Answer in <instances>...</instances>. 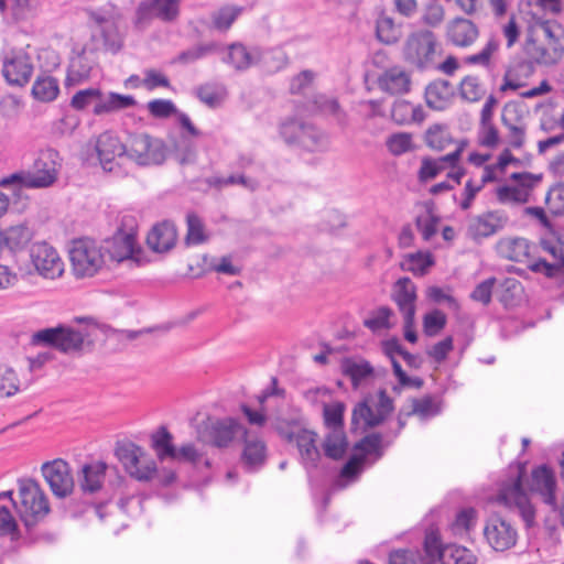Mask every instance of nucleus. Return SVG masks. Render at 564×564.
<instances>
[{"mask_svg":"<svg viewBox=\"0 0 564 564\" xmlns=\"http://www.w3.org/2000/svg\"><path fill=\"white\" fill-rule=\"evenodd\" d=\"M78 323V327L58 326L39 330L32 336V343L72 352L83 349L86 345H91L106 333V326L98 324L93 318H79Z\"/></svg>","mask_w":564,"mask_h":564,"instance_id":"obj_1","label":"nucleus"},{"mask_svg":"<svg viewBox=\"0 0 564 564\" xmlns=\"http://www.w3.org/2000/svg\"><path fill=\"white\" fill-rule=\"evenodd\" d=\"M62 166L61 158L54 149L42 150L30 172H17L0 180V187L46 188L52 186Z\"/></svg>","mask_w":564,"mask_h":564,"instance_id":"obj_2","label":"nucleus"},{"mask_svg":"<svg viewBox=\"0 0 564 564\" xmlns=\"http://www.w3.org/2000/svg\"><path fill=\"white\" fill-rule=\"evenodd\" d=\"M441 55L442 44L436 34L429 29L409 32L401 45L403 62L420 72L433 69Z\"/></svg>","mask_w":564,"mask_h":564,"instance_id":"obj_3","label":"nucleus"},{"mask_svg":"<svg viewBox=\"0 0 564 564\" xmlns=\"http://www.w3.org/2000/svg\"><path fill=\"white\" fill-rule=\"evenodd\" d=\"M69 260L73 274L83 279L99 273L107 263V256H105V248L100 242L90 238H82L72 242Z\"/></svg>","mask_w":564,"mask_h":564,"instance_id":"obj_4","label":"nucleus"},{"mask_svg":"<svg viewBox=\"0 0 564 564\" xmlns=\"http://www.w3.org/2000/svg\"><path fill=\"white\" fill-rule=\"evenodd\" d=\"M18 485L19 502L15 503V508L24 525L32 528L50 513L48 498L40 484L33 479H21Z\"/></svg>","mask_w":564,"mask_h":564,"instance_id":"obj_5","label":"nucleus"},{"mask_svg":"<svg viewBox=\"0 0 564 564\" xmlns=\"http://www.w3.org/2000/svg\"><path fill=\"white\" fill-rule=\"evenodd\" d=\"M115 454L126 473L140 482L151 481L158 474L154 458L133 442L117 443Z\"/></svg>","mask_w":564,"mask_h":564,"instance_id":"obj_6","label":"nucleus"},{"mask_svg":"<svg viewBox=\"0 0 564 564\" xmlns=\"http://www.w3.org/2000/svg\"><path fill=\"white\" fill-rule=\"evenodd\" d=\"M541 173L531 172L512 173L509 177L510 184L496 188V197L503 205H522L530 200L533 191L542 182Z\"/></svg>","mask_w":564,"mask_h":564,"instance_id":"obj_7","label":"nucleus"},{"mask_svg":"<svg viewBox=\"0 0 564 564\" xmlns=\"http://www.w3.org/2000/svg\"><path fill=\"white\" fill-rule=\"evenodd\" d=\"M121 224L127 229L121 227L111 238L100 242L102 248H105L107 260L121 262L132 259L139 250L135 219L132 216H124Z\"/></svg>","mask_w":564,"mask_h":564,"instance_id":"obj_8","label":"nucleus"},{"mask_svg":"<svg viewBox=\"0 0 564 564\" xmlns=\"http://www.w3.org/2000/svg\"><path fill=\"white\" fill-rule=\"evenodd\" d=\"M425 564H476L475 554L460 545H442L437 534L430 532L424 541Z\"/></svg>","mask_w":564,"mask_h":564,"instance_id":"obj_9","label":"nucleus"},{"mask_svg":"<svg viewBox=\"0 0 564 564\" xmlns=\"http://www.w3.org/2000/svg\"><path fill=\"white\" fill-rule=\"evenodd\" d=\"M280 134L286 143L299 145L310 152L323 151L328 145V139L322 131L295 119L282 122Z\"/></svg>","mask_w":564,"mask_h":564,"instance_id":"obj_10","label":"nucleus"},{"mask_svg":"<svg viewBox=\"0 0 564 564\" xmlns=\"http://www.w3.org/2000/svg\"><path fill=\"white\" fill-rule=\"evenodd\" d=\"M127 150L128 161L140 166L160 165L166 159L163 141L144 133L131 137Z\"/></svg>","mask_w":564,"mask_h":564,"instance_id":"obj_11","label":"nucleus"},{"mask_svg":"<svg viewBox=\"0 0 564 564\" xmlns=\"http://www.w3.org/2000/svg\"><path fill=\"white\" fill-rule=\"evenodd\" d=\"M243 425L234 417L208 419L198 430V438L218 448L228 447L238 434H245Z\"/></svg>","mask_w":564,"mask_h":564,"instance_id":"obj_12","label":"nucleus"},{"mask_svg":"<svg viewBox=\"0 0 564 564\" xmlns=\"http://www.w3.org/2000/svg\"><path fill=\"white\" fill-rule=\"evenodd\" d=\"M393 410L392 400L380 391L377 399H366L352 411V425L356 430L366 431L379 425Z\"/></svg>","mask_w":564,"mask_h":564,"instance_id":"obj_13","label":"nucleus"},{"mask_svg":"<svg viewBox=\"0 0 564 564\" xmlns=\"http://www.w3.org/2000/svg\"><path fill=\"white\" fill-rule=\"evenodd\" d=\"M94 149L96 151L99 164L106 172L122 174V166L128 161L127 144L110 133H101L95 141Z\"/></svg>","mask_w":564,"mask_h":564,"instance_id":"obj_14","label":"nucleus"},{"mask_svg":"<svg viewBox=\"0 0 564 564\" xmlns=\"http://www.w3.org/2000/svg\"><path fill=\"white\" fill-rule=\"evenodd\" d=\"M355 449L357 453L343 467L337 480V486L340 488L346 487L358 477L369 455L376 454V458L381 457V436L379 434L367 435L356 444Z\"/></svg>","mask_w":564,"mask_h":564,"instance_id":"obj_15","label":"nucleus"},{"mask_svg":"<svg viewBox=\"0 0 564 564\" xmlns=\"http://www.w3.org/2000/svg\"><path fill=\"white\" fill-rule=\"evenodd\" d=\"M29 257L35 272L44 279L56 280L64 274L65 263L57 250L45 241L34 242Z\"/></svg>","mask_w":564,"mask_h":564,"instance_id":"obj_16","label":"nucleus"},{"mask_svg":"<svg viewBox=\"0 0 564 564\" xmlns=\"http://www.w3.org/2000/svg\"><path fill=\"white\" fill-rule=\"evenodd\" d=\"M508 224L509 216L505 210H487L468 218L466 235L473 241L481 243L485 239L502 231Z\"/></svg>","mask_w":564,"mask_h":564,"instance_id":"obj_17","label":"nucleus"},{"mask_svg":"<svg viewBox=\"0 0 564 564\" xmlns=\"http://www.w3.org/2000/svg\"><path fill=\"white\" fill-rule=\"evenodd\" d=\"M31 56L23 50H11L3 56L2 75L10 86H25L33 74Z\"/></svg>","mask_w":564,"mask_h":564,"instance_id":"obj_18","label":"nucleus"},{"mask_svg":"<svg viewBox=\"0 0 564 564\" xmlns=\"http://www.w3.org/2000/svg\"><path fill=\"white\" fill-rule=\"evenodd\" d=\"M498 501L518 511L527 527H531L534 523L535 509L522 489L520 475H517L510 484L501 487Z\"/></svg>","mask_w":564,"mask_h":564,"instance_id":"obj_19","label":"nucleus"},{"mask_svg":"<svg viewBox=\"0 0 564 564\" xmlns=\"http://www.w3.org/2000/svg\"><path fill=\"white\" fill-rule=\"evenodd\" d=\"M42 475L57 498H65L73 492L74 478L69 465L61 459L46 462L41 467Z\"/></svg>","mask_w":564,"mask_h":564,"instance_id":"obj_20","label":"nucleus"},{"mask_svg":"<svg viewBox=\"0 0 564 564\" xmlns=\"http://www.w3.org/2000/svg\"><path fill=\"white\" fill-rule=\"evenodd\" d=\"M484 535L488 544L496 551H506L512 547L518 538L514 527L499 516H491L487 520Z\"/></svg>","mask_w":564,"mask_h":564,"instance_id":"obj_21","label":"nucleus"},{"mask_svg":"<svg viewBox=\"0 0 564 564\" xmlns=\"http://www.w3.org/2000/svg\"><path fill=\"white\" fill-rule=\"evenodd\" d=\"M97 66L96 54L93 51L82 50L72 55L67 67L65 87H75L90 79Z\"/></svg>","mask_w":564,"mask_h":564,"instance_id":"obj_22","label":"nucleus"},{"mask_svg":"<svg viewBox=\"0 0 564 564\" xmlns=\"http://www.w3.org/2000/svg\"><path fill=\"white\" fill-rule=\"evenodd\" d=\"M221 61L236 70L242 72L252 66L259 65L261 48L258 46H246L241 43H234L226 48L220 47Z\"/></svg>","mask_w":564,"mask_h":564,"instance_id":"obj_23","label":"nucleus"},{"mask_svg":"<svg viewBox=\"0 0 564 564\" xmlns=\"http://www.w3.org/2000/svg\"><path fill=\"white\" fill-rule=\"evenodd\" d=\"M267 458V447L264 442L257 435H252L248 430L243 434V448L241 462L246 469L253 471L263 466Z\"/></svg>","mask_w":564,"mask_h":564,"instance_id":"obj_24","label":"nucleus"},{"mask_svg":"<svg viewBox=\"0 0 564 564\" xmlns=\"http://www.w3.org/2000/svg\"><path fill=\"white\" fill-rule=\"evenodd\" d=\"M291 438L295 442L302 464L304 467L310 470L317 466V462L319 460V451L317 448V435L315 432L310 430H299L292 434Z\"/></svg>","mask_w":564,"mask_h":564,"instance_id":"obj_25","label":"nucleus"},{"mask_svg":"<svg viewBox=\"0 0 564 564\" xmlns=\"http://www.w3.org/2000/svg\"><path fill=\"white\" fill-rule=\"evenodd\" d=\"M465 143L457 145L456 150L438 159H423L419 171V178L422 182L433 180L447 166H455L463 153Z\"/></svg>","mask_w":564,"mask_h":564,"instance_id":"obj_26","label":"nucleus"},{"mask_svg":"<svg viewBox=\"0 0 564 564\" xmlns=\"http://www.w3.org/2000/svg\"><path fill=\"white\" fill-rule=\"evenodd\" d=\"M479 31L477 25L470 20L457 18L449 22L447 26L448 41L458 47H468L478 39Z\"/></svg>","mask_w":564,"mask_h":564,"instance_id":"obj_27","label":"nucleus"},{"mask_svg":"<svg viewBox=\"0 0 564 564\" xmlns=\"http://www.w3.org/2000/svg\"><path fill=\"white\" fill-rule=\"evenodd\" d=\"M177 232L173 223L163 221L154 226L148 234L149 248L158 253L170 251L176 243Z\"/></svg>","mask_w":564,"mask_h":564,"instance_id":"obj_28","label":"nucleus"},{"mask_svg":"<svg viewBox=\"0 0 564 564\" xmlns=\"http://www.w3.org/2000/svg\"><path fill=\"white\" fill-rule=\"evenodd\" d=\"M180 12V0H152L142 2L138 9V21L150 15L163 21H173Z\"/></svg>","mask_w":564,"mask_h":564,"instance_id":"obj_29","label":"nucleus"},{"mask_svg":"<svg viewBox=\"0 0 564 564\" xmlns=\"http://www.w3.org/2000/svg\"><path fill=\"white\" fill-rule=\"evenodd\" d=\"M392 299L402 316H415L416 288L409 278H402L395 282Z\"/></svg>","mask_w":564,"mask_h":564,"instance_id":"obj_30","label":"nucleus"},{"mask_svg":"<svg viewBox=\"0 0 564 564\" xmlns=\"http://www.w3.org/2000/svg\"><path fill=\"white\" fill-rule=\"evenodd\" d=\"M496 250L503 259L523 262L529 259L532 246L522 237H505L497 242Z\"/></svg>","mask_w":564,"mask_h":564,"instance_id":"obj_31","label":"nucleus"},{"mask_svg":"<svg viewBox=\"0 0 564 564\" xmlns=\"http://www.w3.org/2000/svg\"><path fill=\"white\" fill-rule=\"evenodd\" d=\"M516 107L506 106L501 116L502 124L508 129V143L513 149H521L525 143L527 127L520 118L516 117Z\"/></svg>","mask_w":564,"mask_h":564,"instance_id":"obj_32","label":"nucleus"},{"mask_svg":"<svg viewBox=\"0 0 564 564\" xmlns=\"http://www.w3.org/2000/svg\"><path fill=\"white\" fill-rule=\"evenodd\" d=\"M33 237L32 230L25 225H14L0 230V248L12 252L24 249Z\"/></svg>","mask_w":564,"mask_h":564,"instance_id":"obj_33","label":"nucleus"},{"mask_svg":"<svg viewBox=\"0 0 564 564\" xmlns=\"http://www.w3.org/2000/svg\"><path fill=\"white\" fill-rule=\"evenodd\" d=\"M410 85L409 73L398 66L389 68L379 78L380 88L392 95L408 93Z\"/></svg>","mask_w":564,"mask_h":564,"instance_id":"obj_34","label":"nucleus"},{"mask_svg":"<svg viewBox=\"0 0 564 564\" xmlns=\"http://www.w3.org/2000/svg\"><path fill=\"white\" fill-rule=\"evenodd\" d=\"M106 470L107 464L104 462L84 465L78 480L82 490L89 494L98 491L105 481Z\"/></svg>","mask_w":564,"mask_h":564,"instance_id":"obj_35","label":"nucleus"},{"mask_svg":"<svg viewBox=\"0 0 564 564\" xmlns=\"http://www.w3.org/2000/svg\"><path fill=\"white\" fill-rule=\"evenodd\" d=\"M454 96L453 86L446 80H435L425 89V99L429 107L435 110L445 109Z\"/></svg>","mask_w":564,"mask_h":564,"instance_id":"obj_36","label":"nucleus"},{"mask_svg":"<svg viewBox=\"0 0 564 564\" xmlns=\"http://www.w3.org/2000/svg\"><path fill=\"white\" fill-rule=\"evenodd\" d=\"M376 37L384 45L397 44L402 37V23H397L391 15L381 12L376 19Z\"/></svg>","mask_w":564,"mask_h":564,"instance_id":"obj_37","label":"nucleus"},{"mask_svg":"<svg viewBox=\"0 0 564 564\" xmlns=\"http://www.w3.org/2000/svg\"><path fill=\"white\" fill-rule=\"evenodd\" d=\"M497 178L498 176L494 174L492 167H484L481 176L478 181L474 178L468 180L462 193V200L459 203L460 208L464 210L469 209L475 197L482 189V187L487 183L497 181Z\"/></svg>","mask_w":564,"mask_h":564,"instance_id":"obj_38","label":"nucleus"},{"mask_svg":"<svg viewBox=\"0 0 564 564\" xmlns=\"http://www.w3.org/2000/svg\"><path fill=\"white\" fill-rule=\"evenodd\" d=\"M151 446L160 462L177 458V448L173 445V436L164 426L151 435Z\"/></svg>","mask_w":564,"mask_h":564,"instance_id":"obj_39","label":"nucleus"},{"mask_svg":"<svg viewBox=\"0 0 564 564\" xmlns=\"http://www.w3.org/2000/svg\"><path fill=\"white\" fill-rule=\"evenodd\" d=\"M539 37L547 41L549 46H555V54L564 52V30L555 21H541L533 26Z\"/></svg>","mask_w":564,"mask_h":564,"instance_id":"obj_40","label":"nucleus"},{"mask_svg":"<svg viewBox=\"0 0 564 564\" xmlns=\"http://www.w3.org/2000/svg\"><path fill=\"white\" fill-rule=\"evenodd\" d=\"M134 99L131 96L109 93L107 96L100 97L94 106V113L97 116L113 112L121 109L130 108L134 105Z\"/></svg>","mask_w":564,"mask_h":564,"instance_id":"obj_41","label":"nucleus"},{"mask_svg":"<svg viewBox=\"0 0 564 564\" xmlns=\"http://www.w3.org/2000/svg\"><path fill=\"white\" fill-rule=\"evenodd\" d=\"M325 455L333 459L341 458L348 448V442L344 429L328 430L323 443Z\"/></svg>","mask_w":564,"mask_h":564,"instance_id":"obj_42","label":"nucleus"},{"mask_svg":"<svg viewBox=\"0 0 564 564\" xmlns=\"http://www.w3.org/2000/svg\"><path fill=\"white\" fill-rule=\"evenodd\" d=\"M59 94V84L55 77L39 76L32 87V96L42 102L54 101Z\"/></svg>","mask_w":564,"mask_h":564,"instance_id":"obj_43","label":"nucleus"},{"mask_svg":"<svg viewBox=\"0 0 564 564\" xmlns=\"http://www.w3.org/2000/svg\"><path fill=\"white\" fill-rule=\"evenodd\" d=\"M364 325L371 332L390 329L395 325V316L390 307L380 306L369 313Z\"/></svg>","mask_w":564,"mask_h":564,"instance_id":"obj_44","label":"nucleus"},{"mask_svg":"<svg viewBox=\"0 0 564 564\" xmlns=\"http://www.w3.org/2000/svg\"><path fill=\"white\" fill-rule=\"evenodd\" d=\"M341 369L343 372L351 379L355 387L364 382L373 372V369L368 361L357 358L344 359L341 362Z\"/></svg>","mask_w":564,"mask_h":564,"instance_id":"obj_45","label":"nucleus"},{"mask_svg":"<svg viewBox=\"0 0 564 564\" xmlns=\"http://www.w3.org/2000/svg\"><path fill=\"white\" fill-rule=\"evenodd\" d=\"M219 52H220V45L215 42L199 44V45H195L193 47H189V48L181 52L174 58L173 63L188 65V64H193V63L197 62L198 59L206 57L209 54L219 53Z\"/></svg>","mask_w":564,"mask_h":564,"instance_id":"obj_46","label":"nucleus"},{"mask_svg":"<svg viewBox=\"0 0 564 564\" xmlns=\"http://www.w3.org/2000/svg\"><path fill=\"white\" fill-rule=\"evenodd\" d=\"M426 144L434 150L443 151L454 142V139L446 124H432L425 133Z\"/></svg>","mask_w":564,"mask_h":564,"instance_id":"obj_47","label":"nucleus"},{"mask_svg":"<svg viewBox=\"0 0 564 564\" xmlns=\"http://www.w3.org/2000/svg\"><path fill=\"white\" fill-rule=\"evenodd\" d=\"M441 412V402L433 397H423L413 400L412 410L408 415L414 414L421 420H427Z\"/></svg>","mask_w":564,"mask_h":564,"instance_id":"obj_48","label":"nucleus"},{"mask_svg":"<svg viewBox=\"0 0 564 564\" xmlns=\"http://www.w3.org/2000/svg\"><path fill=\"white\" fill-rule=\"evenodd\" d=\"M345 404L340 401H330L323 409L324 424L327 430L344 429Z\"/></svg>","mask_w":564,"mask_h":564,"instance_id":"obj_49","label":"nucleus"},{"mask_svg":"<svg viewBox=\"0 0 564 564\" xmlns=\"http://www.w3.org/2000/svg\"><path fill=\"white\" fill-rule=\"evenodd\" d=\"M386 145L394 156L402 155L414 149L412 134L408 132H397L389 135L386 140Z\"/></svg>","mask_w":564,"mask_h":564,"instance_id":"obj_50","label":"nucleus"},{"mask_svg":"<svg viewBox=\"0 0 564 564\" xmlns=\"http://www.w3.org/2000/svg\"><path fill=\"white\" fill-rule=\"evenodd\" d=\"M208 240L204 224L196 215H187V234L185 243L187 246H197Z\"/></svg>","mask_w":564,"mask_h":564,"instance_id":"obj_51","label":"nucleus"},{"mask_svg":"<svg viewBox=\"0 0 564 564\" xmlns=\"http://www.w3.org/2000/svg\"><path fill=\"white\" fill-rule=\"evenodd\" d=\"M198 98L209 107H216L226 98L227 91L223 85L206 84L198 88Z\"/></svg>","mask_w":564,"mask_h":564,"instance_id":"obj_52","label":"nucleus"},{"mask_svg":"<svg viewBox=\"0 0 564 564\" xmlns=\"http://www.w3.org/2000/svg\"><path fill=\"white\" fill-rule=\"evenodd\" d=\"M498 48L499 41L495 37H491L478 53L466 56L464 58V63L488 67L490 65L491 57L498 51Z\"/></svg>","mask_w":564,"mask_h":564,"instance_id":"obj_53","label":"nucleus"},{"mask_svg":"<svg viewBox=\"0 0 564 564\" xmlns=\"http://www.w3.org/2000/svg\"><path fill=\"white\" fill-rule=\"evenodd\" d=\"M20 390V381L15 371L6 365H0V397H11Z\"/></svg>","mask_w":564,"mask_h":564,"instance_id":"obj_54","label":"nucleus"},{"mask_svg":"<svg viewBox=\"0 0 564 564\" xmlns=\"http://www.w3.org/2000/svg\"><path fill=\"white\" fill-rule=\"evenodd\" d=\"M485 90L480 85L478 77L466 76L462 79L459 85L460 97L469 102H476L484 96Z\"/></svg>","mask_w":564,"mask_h":564,"instance_id":"obj_55","label":"nucleus"},{"mask_svg":"<svg viewBox=\"0 0 564 564\" xmlns=\"http://www.w3.org/2000/svg\"><path fill=\"white\" fill-rule=\"evenodd\" d=\"M438 218L432 209L426 208L416 217V227L425 241L431 240L437 231Z\"/></svg>","mask_w":564,"mask_h":564,"instance_id":"obj_56","label":"nucleus"},{"mask_svg":"<svg viewBox=\"0 0 564 564\" xmlns=\"http://www.w3.org/2000/svg\"><path fill=\"white\" fill-rule=\"evenodd\" d=\"M446 315L440 310H433L423 317V332L429 337H434L446 326Z\"/></svg>","mask_w":564,"mask_h":564,"instance_id":"obj_57","label":"nucleus"},{"mask_svg":"<svg viewBox=\"0 0 564 564\" xmlns=\"http://www.w3.org/2000/svg\"><path fill=\"white\" fill-rule=\"evenodd\" d=\"M477 512L473 508H466L460 510L452 525V530L455 534L463 535L468 533L476 524Z\"/></svg>","mask_w":564,"mask_h":564,"instance_id":"obj_58","label":"nucleus"},{"mask_svg":"<svg viewBox=\"0 0 564 564\" xmlns=\"http://www.w3.org/2000/svg\"><path fill=\"white\" fill-rule=\"evenodd\" d=\"M90 17L100 26L105 41L108 42L117 28L118 14L111 9V11L106 12H93Z\"/></svg>","mask_w":564,"mask_h":564,"instance_id":"obj_59","label":"nucleus"},{"mask_svg":"<svg viewBox=\"0 0 564 564\" xmlns=\"http://www.w3.org/2000/svg\"><path fill=\"white\" fill-rule=\"evenodd\" d=\"M288 63V57L281 50H261V58L259 65L268 72H276L284 67Z\"/></svg>","mask_w":564,"mask_h":564,"instance_id":"obj_60","label":"nucleus"},{"mask_svg":"<svg viewBox=\"0 0 564 564\" xmlns=\"http://www.w3.org/2000/svg\"><path fill=\"white\" fill-rule=\"evenodd\" d=\"M478 142L480 145L494 149L500 142L499 131L492 120L480 121L478 129Z\"/></svg>","mask_w":564,"mask_h":564,"instance_id":"obj_61","label":"nucleus"},{"mask_svg":"<svg viewBox=\"0 0 564 564\" xmlns=\"http://www.w3.org/2000/svg\"><path fill=\"white\" fill-rule=\"evenodd\" d=\"M100 97L98 88H87L78 90L70 99L72 108L76 110H84L91 104H96Z\"/></svg>","mask_w":564,"mask_h":564,"instance_id":"obj_62","label":"nucleus"},{"mask_svg":"<svg viewBox=\"0 0 564 564\" xmlns=\"http://www.w3.org/2000/svg\"><path fill=\"white\" fill-rule=\"evenodd\" d=\"M528 51H529V54L536 62L543 63V64H554L561 58V56L563 54V52H557V54L554 55L555 46H549L546 48L542 45L535 44L534 42L532 43V46L528 47Z\"/></svg>","mask_w":564,"mask_h":564,"instance_id":"obj_63","label":"nucleus"},{"mask_svg":"<svg viewBox=\"0 0 564 564\" xmlns=\"http://www.w3.org/2000/svg\"><path fill=\"white\" fill-rule=\"evenodd\" d=\"M389 564H425V557L422 558L416 551L399 550L391 552Z\"/></svg>","mask_w":564,"mask_h":564,"instance_id":"obj_64","label":"nucleus"}]
</instances>
